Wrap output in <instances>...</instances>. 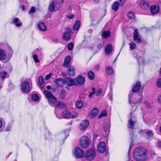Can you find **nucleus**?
Segmentation results:
<instances>
[{"mask_svg": "<svg viewBox=\"0 0 161 161\" xmlns=\"http://www.w3.org/2000/svg\"><path fill=\"white\" fill-rule=\"evenodd\" d=\"M145 107L147 108H150L152 107L151 103L148 101H146L145 103Z\"/></svg>", "mask_w": 161, "mask_h": 161, "instance_id": "41", "label": "nucleus"}, {"mask_svg": "<svg viewBox=\"0 0 161 161\" xmlns=\"http://www.w3.org/2000/svg\"><path fill=\"white\" fill-rule=\"evenodd\" d=\"M74 17V15L72 14V15H71L69 16L68 17V18L70 19H72Z\"/></svg>", "mask_w": 161, "mask_h": 161, "instance_id": "53", "label": "nucleus"}, {"mask_svg": "<svg viewBox=\"0 0 161 161\" xmlns=\"http://www.w3.org/2000/svg\"><path fill=\"white\" fill-rule=\"evenodd\" d=\"M147 135L149 136H151L153 135V133L152 131L149 130L146 132Z\"/></svg>", "mask_w": 161, "mask_h": 161, "instance_id": "46", "label": "nucleus"}, {"mask_svg": "<svg viewBox=\"0 0 161 161\" xmlns=\"http://www.w3.org/2000/svg\"><path fill=\"white\" fill-rule=\"evenodd\" d=\"M2 125V122L1 120L0 119V128H1Z\"/></svg>", "mask_w": 161, "mask_h": 161, "instance_id": "62", "label": "nucleus"}, {"mask_svg": "<svg viewBox=\"0 0 161 161\" xmlns=\"http://www.w3.org/2000/svg\"><path fill=\"white\" fill-rule=\"evenodd\" d=\"M102 47V45L101 43H99L97 46V47L99 49H100Z\"/></svg>", "mask_w": 161, "mask_h": 161, "instance_id": "52", "label": "nucleus"}, {"mask_svg": "<svg viewBox=\"0 0 161 161\" xmlns=\"http://www.w3.org/2000/svg\"><path fill=\"white\" fill-rule=\"evenodd\" d=\"M80 23L79 20H77L76 23L73 26V29L74 31H78L80 26Z\"/></svg>", "mask_w": 161, "mask_h": 161, "instance_id": "27", "label": "nucleus"}, {"mask_svg": "<svg viewBox=\"0 0 161 161\" xmlns=\"http://www.w3.org/2000/svg\"><path fill=\"white\" fill-rule=\"evenodd\" d=\"M88 78L91 80H93L94 77V74L92 71H90L87 74Z\"/></svg>", "mask_w": 161, "mask_h": 161, "instance_id": "33", "label": "nucleus"}, {"mask_svg": "<svg viewBox=\"0 0 161 161\" xmlns=\"http://www.w3.org/2000/svg\"><path fill=\"white\" fill-rule=\"evenodd\" d=\"M102 90L100 88L98 89L97 90V93H96V95L97 96H99L100 95V94L102 92Z\"/></svg>", "mask_w": 161, "mask_h": 161, "instance_id": "45", "label": "nucleus"}, {"mask_svg": "<svg viewBox=\"0 0 161 161\" xmlns=\"http://www.w3.org/2000/svg\"><path fill=\"white\" fill-rule=\"evenodd\" d=\"M44 94L46 97L50 102L54 103L56 102V98L51 92L47 91H45L44 92Z\"/></svg>", "mask_w": 161, "mask_h": 161, "instance_id": "7", "label": "nucleus"}, {"mask_svg": "<svg viewBox=\"0 0 161 161\" xmlns=\"http://www.w3.org/2000/svg\"><path fill=\"white\" fill-rule=\"evenodd\" d=\"M31 99L34 101H37L39 99V97L37 95L33 94L31 96Z\"/></svg>", "mask_w": 161, "mask_h": 161, "instance_id": "35", "label": "nucleus"}, {"mask_svg": "<svg viewBox=\"0 0 161 161\" xmlns=\"http://www.w3.org/2000/svg\"><path fill=\"white\" fill-rule=\"evenodd\" d=\"M119 3L118 2H114L112 6V9L114 11H116L119 8Z\"/></svg>", "mask_w": 161, "mask_h": 161, "instance_id": "29", "label": "nucleus"}, {"mask_svg": "<svg viewBox=\"0 0 161 161\" xmlns=\"http://www.w3.org/2000/svg\"><path fill=\"white\" fill-rule=\"evenodd\" d=\"M140 6L143 10H147L149 8L148 3L145 0H141L140 2Z\"/></svg>", "mask_w": 161, "mask_h": 161, "instance_id": "12", "label": "nucleus"}, {"mask_svg": "<svg viewBox=\"0 0 161 161\" xmlns=\"http://www.w3.org/2000/svg\"><path fill=\"white\" fill-rule=\"evenodd\" d=\"M132 97L131 96V97L130 98V97H129V103L130 104H131L132 103H131V98Z\"/></svg>", "mask_w": 161, "mask_h": 161, "instance_id": "60", "label": "nucleus"}, {"mask_svg": "<svg viewBox=\"0 0 161 161\" xmlns=\"http://www.w3.org/2000/svg\"><path fill=\"white\" fill-rule=\"evenodd\" d=\"M111 32L109 31H104L103 33V36L104 38H107L110 36Z\"/></svg>", "mask_w": 161, "mask_h": 161, "instance_id": "30", "label": "nucleus"}, {"mask_svg": "<svg viewBox=\"0 0 161 161\" xmlns=\"http://www.w3.org/2000/svg\"><path fill=\"white\" fill-rule=\"evenodd\" d=\"M68 31H66L64 33L63 38L64 40L69 41L70 39V33H72V30L68 28Z\"/></svg>", "mask_w": 161, "mask_h": 161, "instance_id": "13", "label": "nucleus"}, {"mask_svg": "<svg viewBox=\"0 0 161 161\" xmlns=\"http://www.w3.org/2000/svg\"><path fill=\"white\" fill-rule=\"evenodd\" d=\"M65 91L64 89L61 90L59 94V97L62 99H64L65 97Z\"/></svg>", "mask_w": 161, "mask_h": 161, "instance_id": "31", "label": "nucleus"}, {"mask_svg": "<svg viewBox=\"0 0 161 161\" xmlns=\"http://www.w3.org/2000/svg\"><path fill=\"white\" fill-rule=\"evenodd\" d=\"M10 127H9V126H8L6 128V130L7 131H9L10 130Z\"/></svg>", "mask_w": 161, "mask_h": 161, "instance_id": "59", "label": "nucleus"}, {"mask_svg": "<svg viewBox=\"0 0 161 161\" xmlns=\"http://www.w3.org/2000/svg\"><path fill=\"white\" fill-rule=\"evenodd\" d=\"M95 93L94 92H92L90 93L88 96L89 97H92V96Z\"/></svg>", "mask_w": 161, "mask_h": 161, "instance_id": "55", "label": "nucleus"}, {"mask_svg": "<svg viewBox=\"0 0 161 161\" xmlns=\"http://www.w3.org/2000/svg\"><path fill=\"white\" fill-rule=\"evenodd\" d=\"M97 151L100 153H103L105 151V144L104 142H101L98 144L97 147Z\"/></svg>", "mask_w": 161, "mask_h": 161, "instance_id": "10", "label": "nucleus"}, {"mask_svg": "<svg viewBox=\"0 0 161 161\" xmlns=\"http://www.w3.org/2000/svg\"><path fill=\"white\" fill-rule=\"evenodd\" d=\"M130 45V49L132 50L135 49L136 47V44L133 42H131L129 43Z\"/></svg>", "mask_w": 161, "mask_h": 161, "instance_id": "37", "label": "nucleus"}, {"mask_svg": "<svg viewBox=\"0 0 161 161\" xmlns=\"http://www.w3.org/2000/svg\"><path fill=\"white\" fill-rule=\"evenodd\" d=\"M128 17L130 19H133L135 18V15L134 13L131 12H130L127 15Z\"/></svg>", "mask_w": 161, "mask_h": 161, "instance_id": "36", "label": "nucleus"}, {"mask_svg": "<svg viewBox=\"0 0 161 161\" xmlns=\"http://www.w3.org/2000/svg\"><path fill=\"white\" fill-rule=\"evenodd\" d=\"M100 65L99 64H97L95 66V69L97 71L99 68Z\"/></svg>", "mask_w": 161, "mask_h": 161, "instance_id": "50", "label": "nucleus"}, {"mask_svg": "<svg viewBox=\"0 0 161 161\" xmlns=\"http://www.w3.org/2000/svg\"><path fill=\"white\" fill-rule=\"evenodd\" d=\"M136 123L135 121H133L132 120V117H131L128 121L127 127L128 128L132 129L134 128V126Z\"/></svg>", "mask_w": 161, "mask_h": 161, "instance_id": "17", "label": "nucleus"}, {"mask_svg": "<svg viewBox=\"0 0 161 161\" xmlns=\"http://www.w3.org/2000/svg\"><path fill=\"white\" fill-rule=\"evenodd\" d=\"M157 86L159 87H161V78L159 79L157 82Z\"/></svg>", "mask_w": 161, "mask_h": 161, "instance_id": "48", "label": "nucleus"}, {"mask_svg": "<svg viewBox=\"0 0 161 161\" xmlns=\"http://www.w3.org/2000/svg\"><path fill=\"white\" fill-rule=\"evenodd\" d=\"M99 0H94V3H99Z\"/></svg>", "mask_w": 161, "mask_h": 161, "instance_id": "57", "label": "nucleus"}, {"mask_svg": "<svg viewBox=\"0 0 161 161\" xmlns=\"http://www.w3.org/2000/svg\"><path fill=\"white\" fill-rule=\"evenodd\" d=\"M74 47V44L70 42L69 43L68 46V49L69 50H71L73 49Z\"/></svg>", "mask_w": 161, "mask_h": 161, "instance_id": "42", "label": "nucleus"}, {"mask_svg": "<svg viewBox=\"0 0 161 161\" xmlns=\"http://www.w3.org/2000/svg\"><path fill=\"white\" fill-rule=\"evenodd\" d=\"M64 84L69 86L74 85L77 86L75 80L69 77H67L64 79Z\"/></svg>", "mask_w": 161, "mask_h": 161, "instance_id": "8", "label": "nucleus"}, {"mask_svg": "<svg viewBox=\"0 0 161 161\" xmlns=\"http://www.w3.org/2000/svg\"><path fill=\"white\" fill-rule=\"evenodd\" d=\"M150 10L153 15H155L159 12V6L158 5H153L150 8Z\"/></svg>", "mask_w": 161, "mask_h": 161, "instance_id": "11", "label": "nucleus"}, {"mask_svg": "<svg viewBox=\"0 0 161 161\" xmlns=\"http://www.w3.org/2000/svg\"><path fill=\"white\" fill-rule=\"evenodd\" d=\"M107 115V112L105 110H103L98 116V118L100 119L102 117L106 116Z\"/></svg>", "mask_w": 161, "mask_h": 161, "instance_id": "38", "label": "nucleus"}, {"mask_svg": "<svg viewBox=\"0 0 161 161\" xmlns=\"http://www.w3.org/2000/svg\"><path fill=\"white\" fill-rule=\"evenodd\" d=\"M52 75V73H51L49 74L46 75L45 78V80H47L48 79H49L50 77H51V76Z\"/></svg>", "mask_w": 161, "mask_h": 161, "instance_id": "47", "label": "nucleus"}, {"mask_svg": "<svg viewBox=\"0 0 161 161\" xmlns=\"http://www.w3.org/2000/svg\"><path fill=\"white\" fill-rule=\"evenodd\" d=\"M73 154L76 158H82L84 156L83 150L78 147H76L75 148L73 151Z\"/></svg>", "mask_w": 161, "mask_h": 161, "instance_id": "5", "label": "nucleus"}, {"mask_svg": "<svg viewBox=\"0 0 161 161\" xmlns=\"http://www.w3.org/2000/svg\"><path fill=\"white\" fill-rule=\"evenodd\" d=\"M133 40L136 43H140L141 42V36L139 34L137 29H135L134 31Z\"/></svg>", "mask_w": 161, "mask_h": 161, "instance_id": "9", "label": "nucleus"}, {"mask_svg": "<svg viewBox=\"0 0 161 161\" xmlns=\"http://www.w3.org/2000/svg\"><path fill=\"white\" fill-rule=\"evenodd\" d=\"M96 156L95 151L92 149H89L86 151L85 154V158L87 160L91 161L95 158Z\"/></svg>", "mask_w": 161, "mask_h": 161, "instance_id": "2", "label": "nucleus"}, {"mask_svg": "<svg viewBox=\"0 0 161 161\" xmlns=\"http://www.w3.org/2000/svg\"><path fill=\"white\" fill-rule=\"evenodd\" d=\"M85 82L84 77L81 75L78 76L76 79V82L77 85H83Z\"/></svg>", "mask_w": 161, "mask_h": 161, "instance_id": "15", "label": "nucleus"}, {"mask_svg": "<svg viewBox=\"0 0 161 161\" xmlns=\"http://www.w3.org/2000/svg\"><path fill=\"white\" fill-rule=\"evenodd\" d=\"M133 141H132V142L130 143V147H129V150H130V148H131V147H132L133 146Z\"/></svg>", "mask_w": 161, "mask_h": 161, "instance_id": "56", "label": "nucleus"}, {"mask_svg": "<svg viewBox=\"0 0 161 161\" xmlns=\"http://www.w3.org/2000/svg\"><path fill=\"white\" fill-rule=\"evenodd\" d=\"M103 130L105 132H108L109 130V128L108 125L106 124H104L103 125Z\"/></svg>", "mask_w": 161, "mask_h": 161, "instance_id": "40", "label": "nucleus"}, {"mask_svg": "<svg viewBox=\"0 0 161 161\" xmlns=\"http://www.w3.org/2000/svg\"><path fill=\"white\" fill-rule=\"evenodd\" d=\"M112 46L110 43L108 44L105 47V51L106 54L108 55L112 52Z\"/></svg>", "mask_w": 161, "mask_h": 161, "instance_id": "20", "label": "nucleus"}, {"mask_svg": "<svg viewBox=\"0 0 161 161\" xmlns=\"http://www.w3.org/2000/svg\"><path fill=\"white\" fill-rule=\"evenodd\" d=\"M67 73L68 75L70 76H74L75 75L74 67L72 66H70L67 70Z\"/></svg>", "mask_w": 161, "mask_h": 161, "instance_id": "22", "label": "nucleus"}, {"mask_svg": "<svg viewBox=\"0 0 161 161\" xmlns=\"http://www.w3.org/2000/svg\"><path fill=\"white\" fill-rule=\"evenodd\" d=\"M141 85L140 83L138 81L137 82L136 85H135L132 89V91L133 92H137L141 88Z\"/></svg>", "mask_w": 161, "mask_h": 161, "instance_id": "24", "label": "nucleus"}, {"mask_svg": "<svg viewBox=\"0 0 161 161\" xmlns=\"http://www.w3.org/2000/svg\"><path fill=\"white\" fill-rule=\"evenodd\" d=\"M65 106L64 103L63 102H59L57 104V107L59 108H61Z\"/></svg>", "mask_w": 161, "mask_h": 161, "instance_id": "43", "label": "nucleus"}, {"mask_svg": "<svg viewBox=\"0 0 161 161\" xmlns=\"http://www.w3.org/2000/svg\"><path fill=\"white\" fill-rule=\"evenodd\" d=\"M89 125V121L87 120H85L80 124V129L81 130H83L86 128Z\"/></svg>", "mask_w": 161, "mask_h": 161, "instance_id": "21", "label": "nucleus"}, {"mask_svg": "<svg viewBox=\"0 0 161 161\" xmlns=\"http://www.w3.org/2000/svg\"><path fill=\"white\" fill-rule=\"evenodd\" d=\"M99 110L97 108H94L90 112L89 114V117L92 119L96 117L98 114Z\"/></svg>", "mask_w": 161, "mask_h": 161, "instance_id": "16", "label": "nucleus"}, {"mask_svg": "<svg viewBox=\"0 0 161 161\" xmlns=\"http://www.w3.org/2000/svg\"><path fill=\"white\" fill-rule=\"evenodd\" d=\"M58 2L56 1H52L50 2L48 7V10L49 12H55L58 10L57 6Z\"/></svg>", "mask_w": 161, "mask_h": 161, "instance_id": "4", "label": "nucleus"}, {"mask_svg": "<svg viewBox=\"0 0 161 161\" xmlns=\"http://www.w3.org/2000/svg\"><path fill=\"white\" fill-rule=\"evenodd\" d=\"M33 58L35 61L36 63H39L40 61L38 58V56L36 54H34L33 55Z\"/></svg>", "mask_w": 161, "mask_h": 161, "instance_id": "39", "label": "nucleus"}, {"mask_svg": "<svg viewBox=\"0 0 161 161\" xmlns=\"http://www.w3.org/2000/svg\"><path fill=\"white\" fill-rule=\"evenodd\" d=\"M47 88L49 90L51 89V86L50 85H48L47 86Z\"/></svg>", "mask_w": 161, "mask_h": 161, "instance_id": "64", "label": "nucleus"}, {"mask_svg": "<svg viewBox=\"0 0 161 161\" xmlns=\"http://www.w3.org/2000/svg\"><path fill=\"white\" fill-rule=\"evenodd\" d=\"M75 105L77 108L80 109L83 107V103L81 101H77Z\"/></svg>", "mask_w": 161, "mask_h": 161, "instance_id": "32", "label": "nucleus"}, {"mask_svg": "<svg viewBox=\"0 0 161 161\" xmlns=\"http://www.w3.org/2000/svg\"><path fill=\"white\" fill-rule=\"evenodd\" d=\"M35 8L34 7H32L31 8L30 10L28 12V14H30L31 13H33L35 11Z\"/></svg>", "mask_w": 161, "mask_h": 161, "instance_id": "44", "label": "nucleus"}, {"mask_svg": "<svg viewBox=\"0 0 161 161\" xmlns=\"http://www.w3.org/2000/svg\"><path fill=\"white\" fill-rule=\"evenodd\" d=\"M62 115L63 117L65 118H68L70 116H72V118H74V115H72L70 112L67 110L63 112L62 114Z\"/></svg>", "mask_w": 161, "mask_h": 161, "instance_id": "23", "label": "nucleus"}, {"mask_svg": "<svg viewBox=\"0 0 161 161\" xmlns=\"http://www.w3.org/2000/svg\"><path fill=\"white\" fill-rule=\"evenodd\" d=\"M125 0H120L119 1V5L122 6L124 4Z\"/></svg>", "mask_w": 161, "mask_h": 161, "instance_id": "49", "label": "nucleus"}, {"mask_svg": "<svg viewBox=\"0 0 161 161\" xmlns=\"http://www.w3.org/2000/svg\"><path fill=\"white\" fill-rule=\"evenodd\" d=\"M158 147L161 148V141L158 142Z\"/></svg>", "mask_w": 161, "mask_h": 161, "instance_id": "54", "label": "nucleus"}, {"mask_svg": "<svg viewBox=\"0 0 161 161\" xmlns=\"http://www.w3.org/2000/svg\"><path fill=\"white\" fill-rule=\"evenodd\" d=\"M141 101V98L136 103H139L140 104Z\"/></svg>", "mask_w": 161, "mask_h": 161, "instance_id": "61", "label": "nucleus"}, {"mask_svg": "<svg viewBox=\"0 0 161 161\" xmlns=\"http://www.w3.org/2000/svg\"><path fill=\"white\" fill-rule=\"evenodd\" d=\"M158 102L159 103H161V95L159 96L157 98Z\"/></svg>", "mask_w": 161, "mask_h": 161, "instance_id": "51", "label": "nucleus"}, {"mask_svg": "<svg viewBox=\"0 0 161 161\" xmlns=\"http://www.w3.org/2000/svg\"><path fill=\"white\" fill-rule=\"evenodd\" d=\"M58 39H55L53 40V41L56 43H57L58 42Z\"/></svg>", "mask_w": 161, "mask_h": 161, "instance_id": "58", "label": "nucleus"}, {"mask_svg": "<svg viewBox=\"0 0 161 161\" xmlns=\"http://www.w3.org/2000/svg\"><path fill=\"white\" fill-rule=\"evenodd\" d=\"M37 27L41 31H44L47 30V27L44 23L43 22H40L38 23Z\"/></svg>", "mask_w": 161, "mask_h": 161, "instance_id": "18", "label": "nucleus"}, {"mask_svg": "<svg viewBox=\"0 0 161 161\" xmlns=\"http://www.w3.org/2000/svg\"><path fill=\"white\" fill-rule=\"evenodd\" d=\"M147 151L144 148L139 147L136 148L134 152V157L137 161H144L147 158Z\"/></svg>", "mask_w": 161, "mask_h": 161, "instance_id": "1", "label": "nucleus"}, {"mask_svg": "<svg viewBox=\"0 0 161 161\" xmlns=\"http://www.w3.org/2000/svg\"><path fill=\"white\" fill-rule=\"evenodd\" d=\"M54 82L59 86L62 87L64 84V79L62 78H56L54 80Z\"/></svg>", "mask_w": 161, "mask_h": 161, "instance_id": "14", "label": "nucleus"}, {"mask_svg": "<svg viewBox=\"0 0 161 161\" xmlns=\"http://www.w3.org/2000/svg\"><path fill=\"white\" fill-rule=\"evenodd\" d=\"M6 56L5 52L2 49H0V60H4Z\"/></svg>", "mask_w": 161, "mask_h": 161, "instance_id": "26", "label": "nucleus"}, {"mask_svg": "<svg viewBox=\"0 0 161 161\" xmlns=\"http://www.w3.org/2000/svg\"><path fill=\"white\" fill-rule=\"evenodd\" d=\"M92 92H94L95 93V87H93L92 89Z\"/></svg>", "mask_w": 161, "mask_h": 161, "instance_id": "63", "label": "nucleus"}, {"mask_svg": "<svg viewBox=\"0 0 161 161\" xmlns=\"http://www.w3.org/2000/svg\"><path fill=\"white\" fill-rule=\"evenodd\" d=\"M38 83L40 86V87L43 89L44 86V81L43 77L42 76H40L38 78Z\"/></svg>", "mask_w": 161, "mask_h": 161, "instance_id": "25", "label": "nucleus"}, {"mask_svg": "<svg viewBox=\"0 0 161 161\" xmlns=\"http://www.w3.org/2000/svg\"><path fill=\"white\" fill-rule=\"evenodd\" d=\"M21 90L23 93H27L30 90V84L27 81H24L21 84Z\"/></svg>", "mask_w": 161, "mask_h": 161, "instance_id": "6", "label": "nucleus"}, {"mask_svg": "<svg viewBox=\"0 0 161 161\" xmlns=\"http://www.w3.org/2000/svg\"><path fill=\"white\" fill-rule=\"evenodd\" d=\"M71 57L69 56H67L65 58L63 66L64 67L68 68L70 65Z\"/></svg>", "mask_w": 161, "mask_h": 161, "instance_id": "19", "label": "nucleus"}, {"mask_svg": "<svg viewBox=\"0 0 161 161\" xmlns=\"http://www.w3.org/2000/svg\"><path fill=\"white\" fill-rule=\"evenodd\" d=\"M89 139L86 136H83L80 138V144L83 148H87L89 145Z\"/></svg>", "mask_w": 161, "mask_h": 161, "instance_id": "3", "label": "nucleus"}, {"mask_svg": "<svg viewBox=\"0 0 161 161\" xmlns=\"http://www.w3.org/2000/svg\"><path fill=\"white\" fill-rule=\"evenodd\" d=\"M19 19L18 18H16L14 19V23L15 25L17 27H19L22 25L21 22H19Z\"/></svg>", "mask_w": 161, "mask_h": 161, "instance_id": "34", "label": "nucleus"}, {"mask_svg": "<svg viewBox=\"0 0 161 161\" xmlns=\"http://www.w3.org/2000/svg\"><path fill=\"white\" fill-rule=\"evenodd\" d=\"M105 70L107 74L108 75H112L114 73V71L113 69L108 66H106Z\"/></svg>", "mask_w": 161, "mask_h": 161, "instance_id": "28", "label": "nucleus"}]
</instances>
